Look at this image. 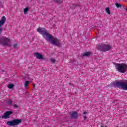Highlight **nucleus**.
Listing matches in <instances>:
<instances>
[{"label":"nucleus","mask_w":127,"mask_h":127,"mask_svg":"<svg viewBox=\"0 0 127 127\" xmlns=\"http://www.w3.org/2000/svg\"><path fill=\"white\" fill-rule=\"evenodd\" d=\"M37 31L40 33V34H41L43 37H44L47 41H49L51 44L58 46L60 44L59 43V40L54 37V36L49 34V33L47 32V30H45V28L40 27L38 28Z\"/></svg>","instance_id":"nucleus-1"},{"label":"nucleus","mask_w":127,"mask_h":127,"mask_svg":"<svg viewBox=\"0 0 127 127\" xmlns=\"http://www.w3.org/2000/svg\"><path fill=\"white\" fill-rule=\"evenodd\" d=\"M116 70L120 73H126L127 69V65L125 63L116 64L115 65Z\"/></svg>","instance_id":"nucleus-2"},{"label":"nucleus","mask_w":127,"mask_h":127,"mask_svg":"<svg viewBox=\"0 0 127 127\" xmlns=\"http://www.w3.org/2000/svg\"><path fill=\"white\" fill-rule=\"evenodd\" d=\"M116 87L127 91V80H125L123 82H117L115 83Z\"/></svg>","instance_id":"nucleus-3"},{"label":"nucleus","mask_w":127,"mask_h":127,"mask_svg":"<svg viewBox=\"0 0 127 127\" xmlns=\"http://www.w3.org/2000/svg\"><path fill=\"white\" fill-rule=\"evenodd\" d=\"M20 123H21V119H15L11 121H7L6 125H7V126H11V127H13L14 126L19 125Z\"/></svg>","instance_id":"nucleus-4"},{"label":"nucleus","mask_w":127,"mask_h":127,"mask_svg":"<svg viewBox=\"0 0 127 127\" xmlns=\"http://www.w3.org/2000/svg\"><path fill=\"white\" fill-rule=\"evenodd\" d=\"M0 44H2L4 46L9 45L10 44V40L7 37H4L2 39H0Z\"/></svg>","instance_id":"nucleus-5"},{"label":"nucleus","mask_w":127,"mask_h":127,"mask_svg":"<svg viewBox=\"0 0 127 127\" xmlns=\"http://www.w3.org/2000/svg\"><path fill=\"white\" fill-rule=\"evenodd\" d=\"M12 113L13 112L11 111L6 112L2 116V119H9V117Z\"/></svg>","instance_id":"nucleus-6"},{"label":"nucleus","mask_w":127,"mask_h":127,"mask_svg":"<svg viewBox=\"0 0 127 127\" xmlns=\"http://www.w3.org/2000/svg\"><path fill=\"white\" fill-rule=\"evenodd\" d=\"M112 48L110 45H104L101 47L103 51H109Z\"/></svg>","instance_id":"nucleus-7"},{"label":"nucleus","mask_w":127,"mask_h":127,"mask_svg":"<svg viewBox=\"0 0 127 127\" xmlns=\"http://www.w3.org/2000/svg\"><path fill=\"white\" fill-rule=\"evenodd\" d=\"M34 56L37 58V59H44V58L42 55L38 52H35L34 53Z\"/></svg>","instance_id":"nucleus-8"},{"label":"nucleus","mask_w":127,"mask_h":127,"mask_svg":"<svg viewBox=\"0 0 127 127\" xmlns=\"http://www.w3.org/2000/svg\"><path fill=\"white\" fill-rule=\"evenodd\" d=\"M6 21V18L5 16H3L1 17V19L0 21V26H3V25H4V23H5V22Z\"/></svg>","instance_id":"nucleus-9"},{"label":"nucleus","mask_w":127,"mask_h":127,"mask_svg":"<svg viewBox=\"0 0 127 127\" xmlns=\"http://www.w3.org/2000/svg\"><path fill=\"white\" fill-rule=\"evenodd\" d=\"M71 118L77 119V118H78V113H77V112H74L71 113Z\"/></svg>","instance_id":"nucleus-10"},{"label":"nucleus","mask_w":127,"mask_h":127,"mask_svg":"<svg viewBox=\"0 0 127 127\" xmlns=\"http://www.w3.org/2000/svg\"><path fill=\"white\" fill-rule=\"evenodd\" d=\"M89 55H91V52H86L82 55L83 56H89Z\"/></svg>","instance_id":"nucleus-11"},{"label":"nucleus","mask_w":127,"mask_h":127,"mask_svg":"<svg viewBox=\"0 0 127 127\" xmlns=\"http://www.w3.org/2000/svg\"><path fill=\"white\" fill-rule=\"evenodd\" d=\"M29 83H30V82L29 81H25V84H24L25 89H26V88H27V86H28V85H29Z\"/></svg>","instance_id":"nucleus-12"},{"label":"nucleus","mask_w":127,"mask_h":127,"mask_svg":"<svg viewBox=\"0 0 127 127\" xmlns=\"http://www.w3.org/2000/svg\"><path fill=\"white\" fill-rule=\"evenodd\" d=\"M105 10L107 12V14H110L111 13V11H110V8L109 7H106V9H105Z\"/></svg>","instance_id":"nucleus-13"},{"label":"nucleus","mask_w":127,"mask_h":127,"mask_svg":"<svg viewBox=\"0 0 127 127\" xmlns=\"http://www.w3.org/2000/svg\"><path fill=\"white\" fill-rule=\"evenodd\" d=\"M29 8L28 7H26L24 9V14H27V11H28L29 10Z\"/></svg>","instance_id":"nucleus-14"},{"label":"nucleus","mask_w":127,"mask_h":127,"mask_svg":"<svg viewBox=\"0 0 127 127\" xmlns=\"http://www.w3.org/2000/svg\"><path fill=\"white\" fill-rule=\"evenodd\" d=\"M14 87V85L12 84H9L8 85V88L9 89H13V88Z\"/></svg>","instance_id":"nucleus-15"},{"label":"nucleus","mask_w":127,"mask_h":127,"mask_svg":"<svg viewBox=\"0 0 127 127\" xmlns=\"http://www.w3.org/2000/svg\"><path fill=\"white\" fill-rule=\"evenodd\" d=\"M115 5L117 8H120V7H122V4L119 3H116Z\"/></svg>","instance_id":"nucleus-16"},{"label":"nucleus","mask_w":127,"mask_h":127,"mask_svg":"<svg viewBox=\"0 0 127 127\" xmlns=\"http://www.w3.org/2000/svg\"><path fill=\"white\" fill-rule=\"evenodd\" d=\"M50 60L52 62V63H55V59H50Z\"/></svg>","instance_id":"nucleus-17"},{"label":"nucleus","mask_w":127,"mask_h":127,"mask_svg":"<svg viewBox=\"0 0 127 127\" xmlns=\"http://www.w3.org/2000/svg\"><path fill=\"white\" fill-rule=\"evenodd\" d=\"M12 101L10 100H8L7 104L8 105H11Z\"/></svg>","instance_id":"nucleus-18"},{"label":"nucleus","mask_w":127,"mask_h":127,"mask_svg":"<svg viewBox=\"0 0 127 127\" xmlns=\"http://www.w3.org/2000/svg\"><path fill=\"white\" fill-rule=\"evenodd\" d=\"M17 44H15L14 45V48H17Z\"/></svg>","instance_id":"nucleus-19"},{"label":"nucleus","mask_w":127,"mask_h":127,"mask_svg":"<svg viewBox=\"0 0 127 127\" xmlns=\"http://www.w3.org/2000/svg\"><path fill=\"white\" fill-rule=\"evenodd\" d=\"M2 32V28H0V34Z\"/></svg>","instance_id":"nucleus-20"},{"label":"nucleus","mask_w":127,"mask_h":127,"mask_svg":"<svg viewBox=\"0 0 127 127\" xmlns=\"http://www.w3.org/2000/svg\"><path fill=\"white\" fill-rule=\"evenodd\" d=\"M88 113V112H87V111H84L83 113V114H84V115H86V114H87Z\"/></svg>","instance_id":"nucleus-21"},{"label":"nucleus","mask_w":127,"mask_h":127,"mask_svg":"<svg viewBox=\"0 0 127 127\" xmlns=\"http://www.w3.org/2000/svg\"><path fill=\"white\" fill-rule=\"evenodd\" d=\"M18 106L16 104L14 105V108H17Z\"/></svg>","instance_id":"nucleus-22"},{"label":"nucleus","mask_w":127,"mask_h":127,"mask_svg":"<svg viewBox=\"0 0 127 127\" xmlns=\"http://www.w3.org/2000/svg\"><path fill=\"white\" fill-rule=\"evenodd\" d=\"M57 2L58 3H61V1H58Z\"/></svg>","instance_id":"nucleus-23"},{"label":"nucleus","mask_w":127,"mask_h":127,"mask_svg":"<svg viewBox=\"0 0 127 127\" xmlns=\"http://www.w3.org/2000/svg\"><path fill=\"white\" fill-rule=\"evenodd\" d=\"M84 120H86L87 119V116H84Z\"/></svg>","instance_id":"nucleus-24"},{"label":"nucleus","mask_w":127,"mask_h":127,"mask_svg":"<svg viewBox=\"0 0 127 127\" xmlns=\"http://www.w3.org/2000/svg\"><path fill=\"white\" fill-rule=\"evenodd\" d=\"M33 88H35V84H33Z\"/></svg>","instance_id":"nucleus-25"},{"label":"nucleus","mask_w":127,"mask_h":127,"mask_svg":"<svg viewBox=\"0 0 127 127\" xmlns=\"http://www.w3.org/2000/svg\"><path fill=\"white\" fill-rule=\"evenodd\" d=\"M126 11L127 12V8L126 9Z\"/></svg>","instance_id":"nucleus-26"},{"label":"nucleus","mask_w":127,"mask_h":127,"mask_svg":"<svg viewBox=\"0 0 127 127\" xmlns=\"http://www.w3.org/2000/svg\"><path fill=\"white\" fill-rule=\"evenodd\" d=\"M100 127H104V126H101Z\"/></svg>","instance_id":"nucleus-27"}]
</instances>
